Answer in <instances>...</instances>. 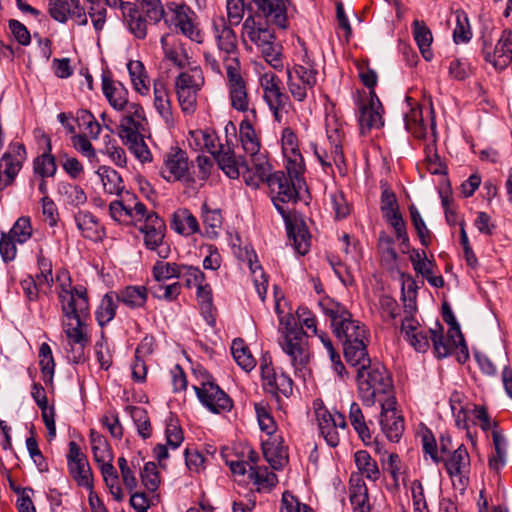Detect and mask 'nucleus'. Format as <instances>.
<instances>
[{
    "instance_id": "obj_1",
    "label": "nucleus",
    "mask_w": 512,
    "mask_h": 512,
    "mask_svg": "<svg viewBox=\"0 0 512 512\" xmlns=\"http://www.w3.org/2000/svg\"><path fill=\"white\" fill-rule=\"evenodd\" d=\"M59 282L58 298L65 317L63 328L66 336L78 347H71L70 360L78 364L84 361V347L89 339L84 331L90 317V305L87 289L83 285L72 286L66 271L57 274Z\"/></svg>"
},
{
    "instance_id": "obj_2",
    "label": "nucleus",
    "mask_w": 512,
    "mask_h": 512,
    "mask_svg": "<svg viewBox=\"0 0 512 512\" xmlns=\"http://www.w3.org/2000/svg\"><path fill=\"white\" fill-rule=\"evenodd\" d=\"M272 196V202L282 216L287 236L292 242L294 250L301 256L306 255L310 249L311 235L305 221L301 217L291 215L282 205L284 203H297L300 198L301 184L287 177L284 171L273 172L272 176L265 181Z\"/></svg>"
},
{
    "instance_id": "obj_3",
    "label": "nucleus",
    "mask_w": 512,
    "mask_h": 512,
    "mask_svg": "<svg viewBox=\"0 0 512 512\" xmlns=\"http://www.w3.org/2000/svg\"><path fill=\"white\" fill-rule=\"evenodd\" d=\"M249 155L255 170L254 174L252 173L246 157L238 154L231 148V143L226 140V177L238 179L240 175H242L246 185L258 188L260 183H265V181L272 176L273 167L267 155L261 153L260 150L255 152V154Z\"/></svg>"
},
{
    "instance_id": "obj_4",
    "label": "nucleus",
    "mask_w": 512,
    "mask_h": 512,
    "mask_svg": "<svg viewBox=\"0 0 512 512\" xmlns=\"http://www.w3.org/2000/svg\"><path fill=\"white\" fill-rule=\"evenodd\" d=\"M322 313L330 319L333 334L342 345L348 341H357L369 338L366 326L358 320H354L351 312L340 302L330 297H324L318 302Z\"/></svg>"
},
{
    "instance_id": "obj_5",
    "label": "nucleus",
    "mask_w": 512,
    "mask_h": 512,
    "mask_svg": "<svg viewBox=\"0 0 512 512\" xmlns=\"http://www.w3.org/2000/svg\"><path fill=\"white\" fill-rule=\"evenodd\" d=\"M356 381L359 397L365 406H374L377 396L393 392V378L387 368L375 361L357 369Z\"/></svg>"
},
{
    "instance_id": "obj_6",
    "label": "nucleus",
    "mask_w": 512,
    "mask_h": 512,
    "mask_svg": "<svg viewBox=\"0 0 512 512\" xmlns=\"http://www.w3.org/2000/svg\"><path fill=\"white\" fill-rule=\"evenodd\" d=\"M298 43L303 47L304 54L301 63L287 68V85L293 98L299 102L307 98V91L317 84L318 70L315 61L310 57L304 41L298 37Z\"/></svg>"
},
{
    "instance_id": "obj_7",
    "label": "nucleus",
    "mask_w": 512,
    "mask_h": 512,
    "mask_svg": "<svg viewBox=\"0 0 512 512\" xmlns=\"http://www.w3.org/2000/svg\"><path fill=\"white\" fill-rule=\"evenodd\" d=\"M204 84V76L199 66L181 72L175 78V91L183 113L191 115L196 111L197 96Z\"/></svg>"
},
{
    "instance_id": "obj_8",
    "label": "nucleus",
    "mask_w": 512,
    "mask_h": 512,
    "mask_svg": "<svg viewBox=\"0 0 512 512\" xmlns=\"http://www.w3.org/2000/svg\"><path fill=\"white\" fill-rule=\"evenodd\" d=\"M144 224L139 231L144 234L147 249L155 251L160 259H167L171 254L170 245L164 241L166 225L155 211L146 210Z\"/></svg>"
},
{
    "instance_id": "obj_9",
    "label": "nucleus",
    "mask_w": 512,
    "mask_h": 512,
    "mask_svg": "<svg viewBox=\"0 0 512 512\" xmlns=\"http://www.w3.org/2000/svg\"><path fill=\"white\" fill-rule=\"evenodd\" d=\"M512 34L501 35L496 41L492 34H482V55L496 71L505 70L512 62Z\"/></svg>"
},
{
    "instance_id": "obj_10",
    "label": "nucleus",
    "mask_w": 512,
    "mask_h": 512,
    "mask_svg": "<svg viewBox=\"0 0 512 512\" xmlns=\"http://www.w3.org/2000/svg\"><path fill=\"white\" fill-rule=\"evenodd\" d=\"M160 174L168 182L179 181L189 184L194 181L190 173L187 154L179 148L171 149L164 156Z\"/></svg>"
},
{
    "instance_id": "obj_11",
    "label": "nucleus",
    "mask_w": 512,
    "mask_h": 512,
    "mask_svg": "<svg viewBox=\"0 0 512 512\" xmlns=\"http://www.w3.org/2000/svg\"><path fill=\"white\" fill-rule=\"evenodd\" d=\"M189 146L196 151L208 152L220 170L224 171V145L212 130L190 131L187 138Z\"/></svg>"
},
{
    "instance_id": "obj_12",
    "label": "nucleus",
    "mask_w": 512,
    "mask_h": 512,
    "mask_svg": "<svg viewBox=\"0 0 512 512\" xmlns=\"http://www.w3.org/2000/svg\"><path fill=\"white\" fill-rule=\"evenodd\" d=\"M25 159V146L21 143L11 144L0 159V189H5L14 181Z\"/></svg>"
},
{
    "instance_id": "obj_13",
    "label": "nucleus",
    "mask_w": 512,
    "mask_h": 512,
    "mask_svg": "<svg viewBox=\"0 0 512 512\" xmlns=\"http://www.w3.org/2000/svg\"><path fill=\"white\" fill-rule=\"evenodd\" d=\"M67 466L70 475L79 486L87 489L92 488L93 477L87 456L81 451L79 445L74 441L69 442Z\"/></svg>"
},
{
    "instance_id": "obj_14",
    "label": "nucleus",
    "mask_w": 512,
    "mask_h": 512,
    "mask_svg": "<svg viewBox=\"0 0 512 512\" xmlns=\"http://www.w3.org/2000/svg\"><path fill=\"white\" fill-rule=\"evenodd\" d=\"M146 210L147 207L129 192H126L120 200L112 201L109 205L110 216L117 222H124L127 219L142 222Z\"/></svg>"
},
{
    "instance_id": "obj_15",
    "label": "nucleus",
    "mask_w": 512,
    "mask_h": 512,
    "mask_svg": "<svg viewBox=\"0 0 512 512\" xmlns=\"http://www.w3.org/2000/svg\"><path fill=\"white\" fill-rule=\"evenodd\" d=\"M316 418L321 435L330 447H337L340 443L338 428L347 429L346 418L344 414L335 412L332 414L325 407L316 409Z\"/></svg>"
},
{
    "instance_id": "obj_16",
    "label": "nucleus",
    "mask_w": 512,
    "mask_h": 512,
    "mask_svg": "<svg viewBox=\"0 0 512 512\" xmlns=\"http://www.w3.org/2000/svg\"><path fill=\"white\" fill-rule=\"evenodd\" d=\"M262 386L265 392L271 394L277 401L280 395L290 397L293 394V380L286 373L277 375L273 365L260 367Z\"/></svg>"
},
{
    "instance_id": "obj_17",
    "label": "nucleus",
    "mask_w": 512,
    "mask_h": 512,
    "mask_svg": "<svg viewBox=\"0 0 512 512\" xmlns=\"http://www.w3.org/2000/svg\"><path fill=\"white\" fill-rule=\"evenodd\" d=\"M252 42H254L261 50V54L265 61L275 70L281 71L283 65L282 45L276 42L275 34H248Z\"/></svg>"
},
{
    "instance_id": "obj_18",
    "label": "nucleus",
    "mask_w": 512,
    "mask_h": 512,
    "mask_svg": "<svg viewBox=\"0 0 512 512\" xmlns=\"http://www.w3.org/2000/svg\"><path fill=\"white\" fill-rule=\"evenodd\" d=\"M253 2L267 24L282 30L288 28L287 7L284 0H253Z\"/></svg>"
},
{
    "instance_id": "obj_19",
    "label": "nucleus",
    "mask_w": 512,
    "mask_h": 512,
    "mask_svg": "<svg viewBox=\"0 0 512 512\" xmlns=\"http://www.w3.org/2000/svg\"><path fill=\"white\" fill-rule=\"evenodd\" d=\"M194 15L188 6L171 3L167 6V10H164L162 19L169 29L176 28L180 32H192Z\"/></svg>"
},
{
    "instance_id": "obj_20",
    "label": "nucleus",
    "mask_w": 512,
    "mask_h": 512,
    "mask_svg": "<svg viewBox=\"0 0 512 512\" xmlns=\"http://www.w3.org/2000/svg\"><path fill=\"white\" fill-rule=\"evenodd\" d=\"M118 129L119 137L143 132L145 129L146 118L142 106L132 102L124 110Z\"/></svg>"
},
{
    "instance_id": "obj_21",
    "label": "nucleus",
    "mask_w": 512,
    "mask_h": 512,
    "mask_svg": "<svg viewBox=\"0 0 512 512\" xmlns=\"http://www.w3.org/2000/svg\"><path fill=\"white\" fill-rule=\"evenodd\" d=\"M143 8H145L146 16L142 18L140 14L133 8L130 19L131 32L147 30L146 23H158L162 20L164 9L160 0H142Z\"/></svg>"
},
{
    "instance_id": "obj_22",
    "label": "nucleus",
    "mask_w": 512,
    "mask_h": 512,
    "mask_svg": "<svg viewBox=\"0 0 512 512\" xmlns=\"http://www.w3.org/2000/svg\"><path fill=\"white\" fill-rule=\"evenodd\" d=\"M165 436L167 445L157 444L153 449V455L159 462L169 457L168 447L177 449L183 442V432L178 424V420L172 415L166 420Z\"/></svg>"
},
{
    "instance_id": "obj_23",
    "label": "nucleus",
    "mask_w": 512,
    "mask_h": 512,
    "mask_svg": "<svg viewBox=\"0 0 512 512\" xmlns=\"http://www.w3.org/2000/svg\"><path fill=\"white\" fill-rule=\"evenodd\" d=\"M200 402L212 413L220 414L224 409V391L211 381L203 382L201 387L193 386Z\"/></svg>"
},
{
    "instance_id": "obj_24",
    "label": "nucleus",
    "mask_w": 512,
    "mask_h": 512,
    "mask_svg": "<svg viewBox=\"0 0 512 512\" xmlns=\"http://www.w3.org/2000/svg\"><path fill=\"white\" fill-rule=\"evenodd\" d=\"M102 91L109 104L117 111H122L131 104L128 101V90L119 81H113L110 78L103 76Z\"/></svg>"
},
{
    "instance_id": "obj_25",
    "label": "nucleus",
    "mask_w": 512,
    "mask_h": 512,
    "mask_svg": "<svg viewBox=\"0 0 512 512\" xmlns=\"http://www.w3.org/2000/svg\"><path fill=\"white\" fill-rule=\"evenodd\" d=\"M161 45L165 57L173 62L179 68H185L189 65L188 54L184 44L174 38V34H165L162 36Z\"/></svg>"
},
{
    "instance_id": "obj_26",
    "label": "nucleus",
    "mask_w": 512,
    "mask_h": 512,
    "mask_svg": "<svg viewBox=\"0 0 512 512\" xmlns=\"http://www.w3.org/2000/svg\"><path fill=\"white\" fill-rule=\"evenodd\" d=\"M368 343L369 338L352 342L348 341L347 344L342 345L346 362L358 368L368 365L371 361L367 349Z\"/></svg>"
},
{
    "instance_id": "obj_27",
    "label": "nucleus",
    "mask_w": 512,
    "mask_h": 512,
    "mask_svg": "<svg viewBox=\"0 0 512 512\" xmlns=\"http://www.w3.org/2000/svg\"><path fill=\"white\" fill-rule=\"evenodd\" d=\"M171 229L182 236H191L200 231L196 217L186 208H180L172 214Z\"/></svg>"
},
{
    "instance_id": "obj_28",
    "label": "nucleus",
    "mask_w": 512,
    "mask_h": 512,
    "mask_svg": "<svg viewBox=\"0 0 512 512\" xmlns=\"http://www.w3.org/2000/svg\"><path fill=\"white\" fill-rule=\"evenodd\" d=\"M359 103V126L362 135H365L371 129H380L384 125L383 113L384 109L380 110L378 107L365 106L361 99Z\"/></svg>"
},
{
    "instance_id": "obj_29",
    "label": "nucleus",
    "mask_w": 512,
    "mask_h": 512,
    "mask_svg": "<svg viewBox=\"0 0 512 512\" xmlns=\"http://www.w3.org/2000/svg\"><path fill=\"white\" fill-rule=\"evenodd\" d=\"M282 350L290 357L291 365L295 374L302 372L310 360L308 349L300 342H291V340H279Z\"/></svg>"
},
{
    "instance_id": "obj_30",
    "label": "nucleus",
    "mask_w": 512,
    "mask_h": 512,
    "mask_svg": "<svg viewBox=\"0 0 512 512\" xmlns=\"http://www.w3.org/2000/svg\"><path fill=\"white\" fill-rule=\"evenodd\" d=\"M265 102L289 101V96L282 91V81L273 72H266L260 77Z\"/></svg>"
},
{
    "instance_id": "obj_31",
    "label": "nucleus",
    "mask_w": 512,
    "mask_h": 512,
    "mask_svg": "<svg viewBox=\"0 0 512 512\" xmlns=\"http://www.w3.org/2000/svg\"><path fill=\"white\" fill-rule=\"evenodd\" d=\"M435 328H430V339L433 343L434 353L437 358L443 359L448 357L452 351L458 347V343L455 339H451L444 336V327L436 321Z\"/></svg>"
},
{
    "instance_id": "obj_32",
    "label": "nucleus",
    "mask_w": 512,
    "mask_h": 512,
    "mask_svg": "<svg viewBox=\"0 0 512 512\" xmlns=\"http://www.w3.org/2000/svg\"><path fill=\"white\" fill-rule=\"evenodd\" d=\"M419 323H401V332L404 334V339L417 351L424 353L429 348L430 332L418 331Z\"/></svg>"
},
{
    "instance_id": "obj_33",
    "label": "nucleus",
    "mask_w": 512,
    "mask_h": 512,
    "mask_svg": "<svg viewBox=\"0 0 512 512\" xmlns=\"http://www.w3.org/2000/svg\"><path fill=\"white\" fill-rule=\"evenodd\" d=\"M447 474L453 478L461 476L470 467V456L464 444H461L443 461Z\"/></svg>"
},
{
    "instance_id": "obj_34",
    "label": "nucleus",
    "mask_w": 512,
    "mask_h": 512,
    "mask_svg": "<svg viewBox=\"0 0 512 512\" xmlns=\"http://www.w3.org/2000/svg\"><path fill=\"white\" fill-rule=\"evenodd\" d=\"M75 222L82 236L93 240H101L103 231L97 219L89 212L79 211L75 214Z\"/></svg>"
},
{
    "instance_id": "obj_35",
    "label": "nucleus",
    "mask_w": 512,
    "mask_h": 512,
    "mask_svg": "<svg viewBox=\"0 0 512 512\" xmlns=\"http://www.w3.org/2000/svg\"><path fill=\"white\" fill-rule=\"evenodd\" d=\"M57 192L63 202L70 206L79 207L87 202V195L79 185L61 181L57 184Z\"/></svg>"
},
{
    "instance_id": "obj_36",
    "label": "nucleus",
    "mask_w": 512,
    "mask_h": 512,
    "mask_svg": "<svg viewBox=\"0 0 512 512\" xmlns=\"http://www.w3.org/2000/svg\"><path fill=\"white\" fill-rule=\"evenodd\" d=\"M202 218L206 236L209 238L219 237L223 225L222 210L219 208L211 209L207 203H204L202 205Z\"/></svg>"
},
{
    "instance_id": "obj_37",
    "label": "nucleus",
    "mask_w": 512,
    "mask_h": 512,
    "mask_svg": "<svg viewBox=\"0 0 512 512\" xmlns=\"http://www.w3.org/2000/svg\"><path fill=\"white\" fill-rule=\"evenodd\" d=\"M349 420L353 429L358 434L359 438L365 445H369L372 439V435L368 424H372V421L366 422L364 414L358 403L353 402L349 409Z\"/></svg>"
},
{
    "instance_id": "obj_38",
    "label": "nucleus",
    "mask_w": 512,
    "mask_h": 512,
    "mask_svg": "<svg viewBox=\"0 0 512 512\" xmlns=\"http://www.w3.org/2000/svg\"><path fill=\"white\" fill-rule=\"evenodd\" d=\"M276 443L274 441H266L262 443V452L265 460L271 465L274 470H280L288 462L282 443V438Z\"/></svg>"
},
{
    "instance_id": "obj_39",
    "label": "nucleus",
    "mask_w": 512,
    "mask_h": 512,
    "mask_svg": "<svg viewBox=\"0 0 512 512\" xmlns=\"http://www.w3.org/2000/svg\"><path fill=\"white\" fill-rule=\"evenodd\" d=\"M231 354L239 367L244 371L250 372L256 366V360L252 356L248 345L242 338H236L232 341Z\"/></svg>"
},
{
    "instance_id": "obj_40",
    "label": "nucleus",
    "mask_w": 512,
    "mask_h": 512,
    "mask_svg": "<svg viewBox=\"0 0 512 512\" xmlns=\"http://www.w3.org/2000/svg\"><path fill=\"white\" fill-rule=\"evenodd\" d=\"M116 297L119 302L129 308H140L143 307L147 301V290L144 286H127L119 292H116Z\"/></svg>"
},
{
    "instance_id": "obj_41",
    "label": "nucleus",
    "mask_w": 512,
    "mask_h": 512,
    "mask_svg": "<svg viewBox=\"0 0 512 512\" xmlns=\"http://www.w3.org/2000/svg\"><path fill=\"white\" fill-rule=\"evenodd\" d=\"M106 193L111 195H121L124 190L123 180L120 174L109 166H100L97 170Z\"/></svg>"
},
{
    "instance_id": "obj_42",
    "label": "nucleus",
    "mask_w": 512,
    "mask_h": 512,
    "mask_svg": "<svg viewBox=\"0 0 512 512\" xmlns=\"http://www.w3.org/2000/svg\"><path fill=\"white\" fill-rule=\"evenodd\" d=\"M380 426L389 441L398 443L405 429L404 418L400 413L380 417Z\"/></svg>"
},
{
    "instance_id": "obj_43",
    "label": "nucleus",
    "mask_w": 512,
    "mask_h": 512,
    "mask_svg": "<svg viewBox=\"0 0 512 512\" xmlns=\"http://www.w3.org/2000/svg\"><path fill=\"white\" fill-rule=\"evenodd\" d=\"M492 439L495 454L488 459V466L491 470L498 472L506 463V440L504 436L496 429L498 424L493 423Z\"/></svg>"
},
{
    "instance_id": "obj_44",
    "label": "nucleus",
    "mask_w": 512,
    "mask_h": 512,
    "mask_svg": "<svg viewBox=\"0 0 512 512\" xmlns=\"http://www.w3.org/2000/svg\"><path fill=\"white\" fill-rule=\"evenodd\" d=\"M127 69L136 92L146 95L149 92V79L144 64L139 60H131L127 63Z\"/></svg>"
},
{
    "instance_id": "obj_45",
    "label": "nucleus",
    "mask_w": 512,
    "mask_h": 512,
    "mask_svg": "<svg viewBox=\"0 0 512 512\" xmlns=\"http://www.w3.org/2000/svg\"><path fill=\"white\" fill-rule=\"evenodd\" d=\"M196 288V297L200 305L201 313L207 324L211 327H214L216 318L212 305V290L210 286L205 282L201 283Z\"/></svg>"
},
{
    "instance_id": "obj_46",
    "label": "nucleus",
    "mask_w": 512,
    "mask_h": 512,
    "mask_svg": "<svg viewBox=\"0 0 512 512\" xmlns=\"http://www.w3.org/2000/svg\"><path fill=\"white\" fill-rule=\"evenodd\" d=\"M239 140L242 150L247 154H255L260 150V141L255 133L251 122L245 118L239 126Z\"/></svg>"
},
{
    "instance_id": "obj_47",
    "label": "nucleus",
    "mask_w": 512,
    "mask_h": 512,
    "mask_svg": "<svg viewBox=\"0 0 512 512\" xmlns=\"http://www.w3.org/2000/svg\"><path fill=\"white\" fill-rule=\"evenodd\" d=\"M118 303L116 292H109L103 296L95 313L96 320L101 327L108 324L115 317Z\"/></svg>"
},
{
    "instance_id": "obj_48",
    "label": "nucleus",
    "mask_w": 512,
    "mask_h": 512,
    "mask_svg": "<svg viewBox=\"0 0 512 512\" xmlns=\"http://www.w3.org/2000/svg\"><path fill=\"white\" fill-rule=\"evenodd\" d=\"M90 443L94 460L97 464L113 461V453L106 438L94 429L90 430Z\"/></svg>"
},
{
    "instance_id": "obj_49",
    "label": "nucleus",
    "mask_w": 512,
    "mask_h": 512,
    "mask_svg": "<svg viewBox=\"0 0 512 512\" xmlns=\"http://www.w3.org/2000/svg\"><path fill=\"white\" fill-rule=\"evenodd\" d=\"M154 106L166 122L172 120L169 92L165 84L160 81L154 83Z\"/></svg>"
},
{
    "instance_id": "obj_50",
    "label": "nucleus",
    "mask_w": 512,
    "mask_h": 512,
    "mask_svg": "<svg viewBox=\"0 0 512 512\" xmlns=\"http://www.w3.org/2000/svg\"><path fill=\"white\" fill-rule=\"evenodd\" d=\"M126 411L132 418L138 435L143 439H148L152 435V425L146 409L139 406H127Z\"/></svg>"
},
{
    "instance_id": "obj_51",
    "label": "nucleus",
    "mask_w": 512,
    "mask_h": 512,
    "mask_svg": "<svg viewBox=\"0 0 512 512\" xmlns=\"http://www.w3.org/2000/svg\"><path fill=\"white\" fill-rule=\"evenodd\" d=\"M51 149V142L48 139L46 151L34 160V172L42 178L53 177L57 171L55 157L51 154Z\"/></svg>"
},
{
    "instance_id": "obj_52",
    "label": "nucleus",
    "mask_w": 512,
    "mask_h": 512,
    "mask_svg": "<svg viewBox=\"0 0 512 512\" xmlns=\"http://www.w3.org/2000/svg\"><path fill=\"white\" fill-rule=\"evenodd\" d=\"M355 464L362 475L371 481H377L380 471L375 460L366 450H359L354 455Z\"/></svg>"
},
{
    "instance_id": "obj_53",
    "label": "nucleus",
    "mask_w": 512,
    "mask_h": 512,
    "mask_svg": "<svg viewBox=\"0 0 512 512\" xmlns=\"http://www.w3.org/2000/svg\"><path fill=\"white\" fill-rule=\"evenodd\" d=\"M349 498L353 512H370L368 488L362 479L351 487Z\"/></svg>"
},
{
    "instance_id": "obj_54",
    "label": "nucleus",
    "mask_w": 512,
    "mask_h": 512,
    "mask_svg": "<svg viewBox=\"0 0 512 512\" xmlns=\"http://www.w3.org/2000/svg\"><path fill=\"white\" fill-rule=\"evenodd\" d=\"M122 142L141 162L151 161V153L144 141L143 132L120 137Z\"/></svg>"
},
{
    "instance_id": "obj_55",
    "label": "nucleus",
    "mask_w": 512,
    "mask_h": 512,
    "mask_svg": "<svg viewBox=\"0 0 512 512\" xmlns=\"http://www.w3.org/2000/svg\"><path fill=\"white\" fill-rule=\"evenodd\" d=\"M406 130L414 137L422 138L426 134V125L423 119V112L420 105L411 107L409 112L404 115Z\"/></svg>"
},
{
    "instance_id": "obj_56",
    "label": "nucleus",
    "mask_w": 512,
    "mask_h": 512,
    "mask_svg": "<svg viewBox=\"0 0 512 512\" xmlns=\"http://www.w3.org/2000/svg\"><path fill=\"white\" fill-rule=\"evenodd\" d=\"M249 478L258 485V490L266 489L267 491H271L278 483L277 475L269 471L267 467L260 468L250 466Z\"/></svg>"
},
{
    "instance_id": "obj_57",
    "label": "nucleus",
    "mask_w": 512,
    "mask_h": 512,
    "mask_svg": "<svg viewBox=\"0 0 512 512\" xmlns=\"http://www.w3.org/2000/svg\"><path fill=\"white\" fill-rule=\"evenodd\" d=\"M39 365L43 381L51 383L55 371V361L52 355V350L47 343H42L39 349Z\"/></svg>"
},
{
    "instance_id": "obj_58",
    "label": "nucleus",
    "mask_w": 512,
    "mask_h": 512,
    "mask_svg": "<svg viewBox=\"0 0 512 512\" xmlns=\"http://www.w3.org/2000/svg\"><path fill=\"white\" fill-rule=\"evenodd\" d=\"M182 265L175 262L157 261L152 269L153 277L158 282L180 278Z\"/></svg>"
},
{
    "instance_id": "obj_59",
    "label": "nucleus",
    "mask_w": 512,
    "mask_h": 512,
    "mask_svg": "<svg viewBox=\"0 0 512 512\" xmlns=\"http://www.w3.org/2000/svg\"><path fill=\"white\" fill-rule=\"evenodd\" d=\"M7 234L18 244L26 243L33 234V227L30 217L22 216L16 220Z\"/></svg>"
},
{
    "instance_id": "obj_60",
    "label": "nucleus",
    "mask_w": 512,
    "mask_h": 512,
    "mask_svg": "<svg viewBox=\"0 0 512 512\" xmlns=\"http://www.w3.org/2000/svg\"><path fill=\"white\" fill-rule=\"evenodd\" d=\"M409 212L412 225L416 230L420 243L425 247H429L431 244L432 234L430 230L427 228L426 223L423 220L419 210L416 208L414 204H412L409 206Z\"/></svg>"
},
{
    "instance_id": "obj_61",
    "label": "nucleus",
    "mask_w": 512,
    "mask_h": 512,
    "mask_svg": "<svg viewBox=\"0 0 512 512\" xmlns=\"http://www.w3.org/2000/svg\"><path fill=\"white\" fill-rule=\"evenodd\" d=\"M226 77L228 79V90L231 87L241 88L247 86L242 76L240 61L237 57H226Z\"/></svg>"
},
{
    "instance_id": "obj_62",
    "label": "nucleus",
    "mask_w": 512,
    "mask_h": 512,
    "mask_svg": "<svg viewBox=\"0 0 512 512\" xmlns=\"http://www.w3.org/2000/svg\"><path fill=\"white\" fill-rule=\"evenodd\" d=\"M229 245L231 246L232 252L235 257L240 261H248L250 265V270L252 273H255L254 264L252 261V257L256 258V254L252 249H249L247 245L242 247V240L238 233L235 235L229 234Z\"/></svg>"
},
{
    "instance_id": "obj_63",
    "label": "nucleus",
    "mask_w": 512,
    "mask_h": 512,
    "mask_svg": "<svg viewBox=\"0 0 512 512\" xmlns=\"http://www.w3.org/2000/svg\"><path fill=\"white\" fill-rule=\"evenodd\" d=\"M76 121L78 126L84 130V135L90 136L93 139H97L99 137L101 126L88 110L78 111Z\"/></svg>"
},
{
    "instance_id": "obj_64",
    "label": "nucleus",
    "mask_w": 512,
    "mask_h": 512,
    "mask_svg": "<svg viewBox=\"0 0 512 512\" xmlns=\"http://www.w3.org/2000/svg\"><path fill=\"white\" fill-rule=\"evenodd\" d=\"M49 12L56 21L64 23L69 19L76 23V12L71 11L70 4L65 0H50Z\"/></svg>"
}]
</instances>
